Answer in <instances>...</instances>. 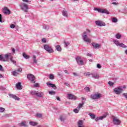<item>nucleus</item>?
<instances>
[{
    "mask_svg": "<svg viewBox=\"0 0 127 127\" xmlns=\"http://www.w3.org/2000/svg\"><path fill=\"white\" fill-rule=\"evenodd\" d=\"M88 33H90V30H88L83 33L82 35L83 40L85 42H87L88 43H91L92 40L88 38Z\"/></svg>",
    "mask_w": 127,
    "mask_h": 127,
    "instance_id": "nucleus-1",
    "label": "nucleus"
},
{
    "mask_svg": "<svg viewBox=\"0 0 127 127\" xmlns=\"http://www.w3.org/2000/svg\"><path fill=\"white\" fill-rule=\"evenodd\" d=\"M19 6L24 12H27L28 11V5L26 4L25 3L21 2L19 4Z\"/></svg>",
    "mask_w": 127,
    "mask_h": 127,
    "instance_id": "nucleus-2",
    "label": "nucleus"
},
{
    "mask_svg": "<svg viewBox=\"0 0 127 127\" xmlns=\"http://www.w3.org/2000/svg\"><path fill=\"white\" fill-rule=\"evenodd\" d=\"M27 79H28V80L31 81V83H32L33 84H34L36 83V81H35L36 78L34 75L31 73H29L27 74Z\"/></svg>",
    "mask_w": 127,
    "mask_h": 127,
    "instance_id": "nucleus-3",
    "label": "nucleus"
},
{
    "mask_svg": "<svg viewBox=\"0 0 127 127\" xmlns=\"http://www.w3.org/2000/svg\"><path fill=\"white\" fill-rule=\"evenodd\" d=\"M44 49L46 51L48 52V53H53V52H54L53 49H52L51 46H50L49 45H44Z\"/></svg>",
    "mask_w": 127,
    "mask_h": 127,
    "instance_id": "nucleus-4",
    "label": "nucleus"
},
{
    "mask_svg": "<svg viewBox=\"0 0 127 127\" xmlns=\"http://www.w3.org/2000/svg\"><path fill=\"white\" fill-rule=\"evenodd\" d=\"M94 10H97L100 13H106V14H109L110 12L108 11V10L106 9H101L99 8H94Z\"/></svg>",
    "mask_w": 127,
    "mask_h": 127,
    "instance_id": "nucleus-5",
    "label": "nucleus"
},
{
    "mask_svg": "<svg viewBox=\"0 0 127 127\" xmlns=\"http://www.w3.org/2000/svg\"><path fill=\"white\" fill-rule=\"evenodd\" d=\"M123 91H124V90L121 87L115 88L114 89V92H115L116 95H120V94H122V93H123Z\"/></svg>",
    "mask_w": 127,
    "mask_h": 127,
    "instance_id": "nucleus-6",
    "label": "nucleus"
},
{
    "mask_svg": "<svg viewBox=\"0 0 127 127\" xmlns=\"http://www.w3.org/2000/svg\"><path fill=\"white\" fill-rule=\"evenodd\" d=\"M109 115V113L108 112L105 113V115L103 116L100 117H97L95 118V122H98V121H102V120H104V119H106L107 118V116Z\"/></svg>",
    "mask_w": 127,
    "mask_h": 127,
    "instance_id": "nucleus-7",
    "label": "nucleus"
},
{
    "mask_svg": "<svg viewBox=\"0 0 127 127\" xmlns=\"http://www.w3.org/2000/svg\"><path fill=\"white\" fill-rule=\"evenodd\" d=\"M75 60L78 65H84V61L82 60L81 57H76Z\"/></svg>",
    "mask_w": 127,
    "mask_h": 127,
    "instance_id": "nucleus-8",
    "label": "nucleus"
},
{
    "mask_svg": "<svg viewBox=\"0 0 127 127\" xmlns=\"http://www.w3.org/2000/svg\"><path fill=\"white\" fill-rule=\"evenodd\" d=\"M102 94L101 93L95 94L91 96V98L92 100H98L101 98Z\"/></svg>",
    "mask_w": 127,
    "mask_h": 127,
    "instance_id": "nucleus-9",
    "label": "nucleus"
},
{
    "mask_svg": "<svg viewBox=\"0 0 127 127\" xmlns=\"http://www.w3.org/2000/svg\"><path fill=\"white\" fill-rule=\"evenodd\" d=\"M2 11H3V13H4V14H6V15H9V14H10V13H11L10 10L8 9L7 7H4L2 9Z\"/></svg>",
    "mask_w": 127,
    "mask_h": 127,
    "instance_id": "nucleus-10",
    "label": "nucleus"
},
{
    "mask_svg": "<svg viewBox=\"0 0 127 127\" xmlns=\"http://www.w3.org/2000/svg\"><path fill=\"white\" fill-rule=\"evenodd\" d=\"M8 96L10 97V98H12V99H14V100H15V101H19V100H20V98L16 96V95H15L9 93Z\"/></svg>",
    "mask_w": 127,
    "mask_h": 127,
    "instance_id": "nucleus-11",
    "label": "nucleus"
},
{
    "mask_svg": "<svg viewBox=\"0 0 127 127\" xmlns=\"http://www.w3.org/2000/svg\"><path fill=\"white\" fill-rule=\"evenodd\" d=\"M95 23L96 25H98V26H106V23H104L102 21L98 20L95 21Z\"/></svg>",
    "mask_w": 127,
    "mask_h": 127,
    "instance_id": "nucleus-12",
    "label": "nucleus"
},
{
    "mask_svg": "<svg viewBox=\"0 0 127 127\" xmlns=\"http://www.w3.org/2000/svg\"><path fill=\"white\" fill-rule=\"evenodd\" d=\"M113 123L114 125L119 126V125H121V121L117 118H113Z\"/></svg>",
    "mask_w": 127,
    "mask_h": 127,
    "instance_id": "nucleus-13",
    "label": "nucleus"
},
{
    "mask_svg": "<svg viewBox=\"0 0 127 127\" xmlns=\"http://www.w3.org/2000/svg\"><path fill=\"white\" fill-rule=\"evenodd\" d=\"M47 85L48 87H51V88H53L54 90H56L57 89V87H56V85L53 83H51L50 82H47Z\"/></svg>",
    "mask_w": 127,
    "mask_h": 127,
    "instance_id": "nucleus-14",
    "label": "nucleus"
},
{
    "mask_svg": "<svg viewBox=\"0 0 127 127\" xmlns=\"http://www.w3.org/2000/svg\"><path fill=\"white\" fill-rule=\"evenodd\" d=\"M68 96V99L69 100H76L77 99V97L76 96L71 94H68L67 95Z\"/></svg>",
    "mask_w": 127,
    "mask_h": 127,
    "instance_id": "nucleus-15",
    "label": "nucleus"
},
{
    "mask_svg": "<svg viewBox=\"0 0 127 127\" xmlns=\"http://www.w3.org/2000/svg\"><path fill=\"white\" fill-rule=\"evenodd\" d=\"M36 96H37V97H39V98H42V97L44 96V93L42 92L37 91Z\"/></svg>",
    "mask_w": 127,
    "mask_h": 127,
    "instance_id": "nucleus-16",
    "label": "nucleus"
},
{
    "mask_svg": "<svg viewBox=\"0 0 127 127\" xmlns=\"http://www.w3.org/2000/svg\"><path fill=\"white\" fill-rule=\"evenodd\" d=\"M92 46L94 47V48H95V49H98L100 48L101 45L95 43H92Z\"/></svg>",
    "mask_w": 127,
    "mask_h": 127,
    "instance_id": "nucleus-17",
    "label": "nucleus"
},
{
    "mask_svg": "<svg viewBox=\"0 0 127 127\" xmlns=\"http://www.w3.org/2000/svg\"><path fill=\"white\" fill-rule=\"evenodd\" d=\"M91 76L94 79H99L100 75L97 73H91Z\"/></svg>",
    "mask_w": 127,
    "mask_h": 127,
    "instance_id": "nucleus-18",
    "label": "nucleus"
},
{
    "mask_svg": "<svg viewBox=\"0 0 127 127\" xmlns=\"http://www.w3.org/2000/svg\"><path fill=\"white\" fill-rule=\"evenodd\" d=\"M16 88L18 89V90H21L22 88H21V83L18 82L16 84Z\"/></svg>",
    "mask_w": 127,
    "mask_h": 127,
    "instance_id": "nucleus-19",
    "label": "nucleus"
},
{
    "mask_svg": "<svg viewBox=\"0 0 127 127\" xmlns=\"http://www.w3.org/2000/svg\"><path fill=\"white\" fill-rule=\"evenodd\" d=\"M19 127H27V125H26V122H22L21 123L19 124Z\"/></svg>",
    "mask_w": 127,
    "mask_h": 127,
    "instance_id": "nucleus-20",
    "label": "nucleus"
},
{
    "mask_svg": "<svg viewBox=\"0 0 127 127\" xmlns=\"http://www.w3.org/2000/svg\"><path fill=\"white\" fill-rule=\"evenodd\" d=\"M29 125L32 127H35V126H37V125H38V123L37 122L31 121L29 122Z\"/></svg>",
    "mask_w": 127,
    "mask_h": 127,
    "instance_id": "nucleus-21",
    "label": "nucleus"
},
{
    "mask_svg": "<svg viewBox=\"0 0 127 127\" xmlns=\"http://www.w3.org/2000/svg\"><path fill=\"white\" fill-rule=\"evenodd\" d=\"M63 15L64 16H65V17H68V13L67 12V11L64 10L63 11Z\"/></svg>",
    "mask_w": 127,
    "mask_h": 127,
    "instance_id": "nucleus-22",
    "label": "nucleus"
},
{
    "mask_svg": "<svg viewBox=\"0 0 127 127\" xmlns=\"http://www.w3.org/2000/svg\"><path fill=\"white\" fill-rule=\"evenodd\" d=\"M84 104L85 103H84V102H82V103L79 104V105L77 106L78 110H80L81 108H83Z\"/></svg>",
    "mask_w": 127,
    "mask_h": 127,
    "instance_id": "nucleus-23",
    "label": "nucleus"
},
{
    "mask_svg": "<svg viewBox=\"0 0 127 127\" xmlns=\"http://www.w3.org/2000/svg\"><path fill=\"white\" fill-rule=\"evenodd\" d=\"M10 60L11 62H12V63H13V64H14V65H16V62L15 61L13 60V57H10Z\"/></svg>",
    "mask_w": 127,
    "mask_h": 127,
    "instance_id": "nucleus-24",
    "label": "nucleus"
},
{
    "mask_svg": "<svg viewBox=\"0 0 127 127\" xmlns=\"http://www.w3.org/2000/svg\"><path fill=\"white\" fill-rule=\"evenodd\" d=\"M10 60L11 62H12V63H13V64H14V65H16V62L15 61L13 60V57H10Z\"/></svg>",
    "mask_w": 127,
    "mask_h": 127,
    "instance_id": "nucleus-25",
    "label": "nucleus"
},
{
    "mask_svg": "<svg viewBox=\"0 0 127 127\" xmlns=\"http://www.w3.org/2000/svg\"><path fill=\"white\" fill-rule=\"evenodd\" d=\"M89 115V116L90 117L91 119H92V120H94V119H96V115H95V114L90 113Z\"/></svg>",
    "mask_w": 127,
    "mask_h": 127,
    "instance_id": "nucleus-26",
    "label": "nucleus"
},
{
    "mask_svg": "<svg viewBox=\"0 0 127 127\" xmlns=\"http://www.w3.org/2000/svg\"><path fill=\"white\" fill-rule=\"evenodd\" d=\"M56 50H57V51H59V52H60L61 50H62V49H61V46H60V45L57 46L56 47Z\"/></svg>",
    "mask_w": 127,
    "mask_h": 127,
    "instance_id": "nucleus-27",
    "label": "nucleus"
},
{
    "mask_svg": "<svg viewBox=\"0 0 127 127\" xmlns=\"http://www.w3.org/2000/svg\"><path fill=\"white\" fill-rule=\"evenodd\" d=\"M11 74H12L13 76H17L18 75V72L17 70H15L11 72Z\"/></svg>",
    "mask_w": 127,
    "mask_h": 127,
    "instance_id": "nucleus-28",
    "label": "nucleus"
},
{
    "mask_svg": "<svg viewBox=\"0 0 127 127\" xmlns=\"http://www.w3.org/2000/svg\"><path fill=\"white\" fill-rule=\"evenodd\" d=\"M33 62L35 64H37V60L36 59V56H33Z\"/></svg>",
    "mask_w": 127,
    "mask_h": 127,
    "instance_id": "nucleus-29",
    "label": "nucleus"
},
{
    "mask_svg": "<svg viewBox=\"0 0 127 127\" xmlns=\"http://www.w3.org/2000/svg\"><path fill=\"white\" fill-rule=\"evenodd\" d=\"M113 42L117 46H120V43H121L119 42V41L116 40H113Z\"/></svg>",
    "mask_w": 127,
    "mask_h": 127,
    "instance_id": "nucleus-30",
    "label": "nucleus"
},
{
    "mask_svg": "<svg viewBox=\"0 0 127 127\" xmlns=\"http://www.w3.org/2000/svg\"><path fill=\"white\" fill-rule=\"evenodd\" d=\"M23 57L25 58V59H28L30 58V57H29V56H27L24 53L23 54Z\"/></svg>",
    "mask_w": 127,
    "mask_h": 127,
    "instance_id": "nucleus-31",
    "label": "nucleus"
},
{
    "mask_svg": "<svg viewBox=\"0 0 127 127\" xmlns=\"http://www.w3.org/2000/svg\"><path fill=\"white\" fill-rule=\"evenodd\" d=\"M37 93V91H32L30 92L31 95H33V96H36Z\"/></svg>",
    "mask_w": 127,
    "mask_h": 127,
    "instance_id": "nucleus-32",
    "label": "nucleus"
},
{
    "mask_svg": "<svg viewBox=\"0 0 127 127\" xmlns=\"http://www.w3.org/2000/svg\"><path fill=\"white\" fill-rule=\"evenodd\" d=\"M0 61H2L3 62H5L7 61L6 60H4V58H3V57L1 55H0Z\"/></svg>",
    "mask_w": 127,
    "mask_h": 127,
    "instance_id": "nucleus-33",
    "label": "nucleus"
},
{
    "mask_svg": "<svg viewBox=\"0 0 127 127\" xmlns=\"http://www.w3.org/2000/svg\"><path fill=\"white\" fill-rule=\"evenodd\" d=\"M84 75L85 76H88L89 77H90V76L92 75V73H90V72H84Z\"/></svg>",
    "mask_w": 127,
    "mask_h": 127,
    "instance_id": "nucleus-34",
    "label": "nucleus"
},
{
    "mask_svg": "<svg viewBox=\"0 0 127 127\" xmlns=\"http://www.w3.org/2000/svg\"><path fill=\"white\" fill-rule=\"evenodd\" d=\"M119 46H120V47H123V48H127V46L123 44V43H120L119 44Z\"/></svg>",
    "mask_w": 127,
    "mask_h": 127,
    "instance_id": "nucleus-35",
    "label": "nucleus"
},
{
    "mask_svg": "<svg viewBox=\"0 0 127 127\" xmlns=\"http://www.w3.org/2000/svg\"><path fill=\"white\" fill-rule=\"evenodd\" d=\"M49 94L50 95H55L56 94V92H55V91H49Z\"/></svg>",
    "mask_w": 127,
    "mask_h": 127,
    "instance_id": "nucleus-36",
    "label": "nucleus"
},
{
    "mask_svg": "<svg viewBox=\"0 0 127 127\" xmlns=\"http://www.w3.org/2000/svg\"><path fill=\"white\" fill-rule=\"evenodd\" d=\"M9 56H10V54H6L4 55L5 59H8L9 58Z\"/></svg>",
    "mask_w": 127,
    "mask_h": 127,
    "instance_id": "nucleus-37",
    "label": "nucleus"
},
{
    "mask_svg": "<svg viewBox=\"0 0 127 127\" xmlns=\"http://www.w3.org/2000/svg\"><path fill=\"white\" fill-rule=\"evenodd\" d=\"M64 44L65 45V47L67 48V47L69 46V45H70V43L68 42L64 41Z\"/></svg>",
    "mask_w": 127,
    "mask_h": 127,
    "instance_id": "nucleus-38",
    "label": "nucleus"
},
{
    "mask_svg": "<svg viewBox=\"0 0 127 127\" xmlns=\"http://www.w3.org/2000/svg\"><path fill=\"white\" fill-rule=\"evenodd\" d=\"M112 22H114L115 23H116V22H118V19L116 17H114L112 19Z\"/></svg>",
    "mask_w": 127,
    "mask_h": 127,
    "instance_id": "nucleus-39",
    "label": "nucleus"
},
{
    "mask_svg": "<svg viewBox=\"0 0 127 127\" xmlns=\"http://www.w3.org/2000/svg\"><path fill=\"white\" fill-rule=\"evenodd\" d=\"M5 111V109L2 107H0V113H3Z\"/></svg>",
    "mask_w": 127,
    "mask_h": 127,
    "instance_id": "nucleus-40",
    "label": "nucleus"
},
{
    "mask_svg": "<svg viewBox=\"0 0 127 127\" xmlns=\"http://www.w3.org/2000/svg\"><path fill=\"white\" fill-rule=\"evenodd\" d=\"M84 90L86 91V92H90V88L88 87H85L84 88Z\"/></svg>",
    "mask_w": 127,
    "mask_h": 127,
    "instance_id": "nucleus-41",
    "label": "nucleus"
},
{
    "mask_svg": "<svg viewBox=\"0 0 127 127\" xmlns=\"http://www.w3.org/2000/svg\"><path fill=\"white\" fill-rule=\"evenodd\" d=\"M79 111H80V110L78 109V108L73 110V112L75 114H78V113H79Z\"/></svg>",
    "mask_w": 127,
    "mask_h": 127,
    "instance_id": "nucleus-42",
    "label": "nucleus"
},
{
    "mask_svg": "<svg viewBox=\"0 0 127 127\" xmlns=\"http://www.w3.org/2000/svg\"><path fill=\"white\" fill-rule=\"evenodd\" d=\"M49 79H50V80H54V75L53 74H50L49 76Z\"/></svg>",
    "mask_w": 127,
    "mask_h": 127,
    "instance_id": "nucleus-43",
    "label": "nucleus"
},
{
    "mask_svg": "<svg viewBox=\"0 0 127 127\" xmlns=\"http://www.w3.org/2000/svg\"><path fill=\"white\" fill-rule=\"evenodd\" d=\"M0 71L1 72H4V69L2 67V65L0 64Z\"/></svg>",
    "mask_w": 127,
    "mask_h": 127,
    "instance_id": "nucleus-44",
    "label": "nucleus"
},
{
    "mask_svg": "<svg viewBox=\"0 0 127 127\" xmlns=\"http://www.w3.org/2000/svg\"><path fill=\"white\" fill-rule=\"evenodd\" d=\"M43 28H44V29H49V26L46 25H44L43 26Z\"/></svg>",
    "mask_w": 127,
    "mask_h": 127,
    "instance_id": "nucleus-45",
    "label": "nucleus"
},
{
    "mask_svg": "<svg viewBox=\"0 0 127 127\" xmlns=\"http://www.w3.org/2000/svg\"><path fill=\"white\" fill-rule=\"evenodd\" d=\"M36 117L37 118H41L42 117V114H40V113H37L36 114Z\"/></svg>",
    "mask_w": 127,
    "mask_h": 127,
    "instance_id": "nucleus-46",
    "label": "nucleus"
},
{
    "mask_svg": "<svg viewBox=\"0 0 127 127\" xmlns=\"http://www.w3.org/2000/svg\"><path fill=\"white\" fill-rule=\"evenodd\" d=\"M122 37V36H121V35L118 34L116 35V38H117V39H120V38H121V37Z\"/></svg>",
    "mask_w": 127,
    "mask_h": 127,
    "instance_id": "nucleus-47",
    "label": "nucleus"
},
{
    "mask_svg": "<svg viewBox=\"0 0 127 127\" xmlns=\"http://www.w3.org/2000/svg\"><path fill=\"white\" fill-rule=\"evenodd\" d=\"M108 84H109V85L110 86H114V82H112V81H109L108 82Z\"/></svg>",
    "mask_w": 127,
    "mask_h": 127,
    "instance_id": "nucleus-48",
    "label": "nucleus"
},
{
    "mask_svg": "<svg viewBox=\"0 0 127 127\" xmlns=\"http://www.w3.org/2000/svg\"><path fill=\"white\" fill-rule=\"evenodd\" d=\"M10 28L13 29L15 27V25L13 24H12L10 25Z\"/></svg>",
    "mask_w": 127,
    "mask_h": 127,
    "instance_id": "nucleus-49",
    "label": "nucleus"
},
{
    "mask_svg": "<svg viewBox=\"0 0 127 127\" xmlns=\"http://www.w3.org/2000/svg\"><path fill=\"white\" fill-rule=\"evenodd\" d=\"M34 87H35V88H37V87H39V84L38 83H35L34 84Z\"/></svg>",
    "mask_w": 127,
    "mask_h": 127,
    "instance_id": "nucleus-50",
    "label": "nucleus"
},
{
    "mask_svg": "<svg viewBox=\"0 0 127 127\" xmlns=\"http://www.w3.org/2000/svg\"><path fill=\"white\" fill-rule=\"evenodd\" d=\"M0 22H2V16L1 14H0Z\"/></svg>",
    "mask_w": 127,
    "mask_h": 127,
    "instance_id": "nucleus-51",
    "label": "nucleus"
},
{
    "mask_svg": "<svg viewBox=\"0 0 127 127\" xmlns=\"http://www.w3.org/2000/svg\"><path fill=\"white\" fill-rule=\"evenodd\" d=\"M64 85H65V86H67V87H68V88L70 87V84L68 82L64 83Z\"/></svg>",
    "mask_w": 127,
    "mask_h": 127,
    "instance_id": "nucleus-52",
    "label": "nucleus"
},
{
    "mask_svg": "<svg viewBox=\"0 0 127 127\" xmlns=\"http://www.w3.org/2000/svg\"><path fill=\"white\" fill-rule=\"evenodd\" d=\"M42 42H43V43H45L46 42V39L45 38L42 39Z\"/></svg>",
    "mask_w": 127,
    "mask_h": 127,
    "instance_id": "nucleus-53",
    "label": "nucleus"
},
{
    "mask_svg": "<svg viewBox=\"0 0 127 127\" xmlns=\"http://www.w3.org/2000/svg\"><path fill=\"white\" fill-rule=\"evenodd\" d=\"M97 68H98L99 69H101V68H102V66H101V64H97Z\"/></svg>",
    "mask_w": 127,
    "mask_h": 127,
    "instance_id": "nucleus-54",
    "label": "nucleus"
},
{
    "mask_svg": "<svg viewBox=\"0 0 127 127\" xmlns=\"http://www.w3.org/2000/svg\"><path fill=\"white\" fill-rule=\"evenodd\" d=\"M17 72H22V69H21V68H19L17 70Z\"/></svg>",
    "mask_w": 127,
    "mask_h": 127,
    "instance_id": "nucleus-55",
    "label": "nucleus"
},
{
    "mask_svg": "<svg viewBox=\"0 0 127 127\" xmlns=\"http://www.w3.org/2000/svg\"><path fill=\"white\" fill-rule=\"evenodd\" d=\"M4 117H5L6 118H8V117H10V114H5L4 115Z\"/></svg>",
    "mask_w": 127,
    "mask_h": 127,
    "instance_id": "nucleus-56",
    "label": "nucleus"
},
{
    "mask_svg": "<svg viewBox=\"0 0 127 127\" xmlns=\"http://www.w3.org/2000/svg\"><path fill=\"white\" fill-rule=\"evenodd\" d=\"M123 95L125 97V98H126V99H127V93H124L123 94Z\"/></svg>",
    "mask_w": 127,
    "mask_h": 127,
    "instance_id": "nucleus-57",
    "label": "nucleus"
},
{
    "mask_svg": "<svg viewBox=\"0 0 127 127\" xmlns=\"http://www.w3.org/2000/svg\"><path fill=\"white\" fill-rule=\"evenodd\" d=\"M12 53H15V49L13 48H12Z\"/></svg>",
    "mask_w": 127,
    "mask_h": 127,
    "instance_id": "nucleus-58",
    "label": "nucleus"
},
{
    "mask_svg": "<svg viewBox=\"0 0 127 127\" xmlns=\"http://www.w3.org/2000/svg\"><path fill=\"white\" fill-rule=\"evenodd\" d=\"M87 56H89V57H92V54H91L90 53H87Z\"/></svg>",
    "mask_w": 127,
    "mask_h": 127,
    "instance_id": "nucleus-59",
    "label": "nucleus"
},
{
    "mask_svg": "<svg viewBox=\"0 0 127 127\" xmlns=\"http://www.w3.org/2000/svg\"><path fill=\"white\" fill-rule=\"evenodd\" d=\"M60 120L62 122H64V118L63 117H60Z\"/></svg>",
    "mask_w": 127,
    "mask_h": 127,
    "instance_id": "nucleus-60",
    "label": "nucleus"
},
{
    "mask_svg": "<svg viewBox=\"0 0 127 127\" xmlns=\"http://www.w3.org/2000/svg\"><path fill=\"white\" fill-rule=\"evenodd\" d=\"M81 100H82V101H86V98H85V97H81Z\"/></svg>",
    "mask_w": 127,
    "mask_h": 127,
    "instance_id": "nucleus-61",
    "label": "nucleus"
},
{
    "mask_svg": "<svg viewBox=\"0 0 127 127\" xmlns=\"http://www.w3.org/2000/svg\"><path fill=\"white\" fill-rule=\"evenodd\" d=\"M73 75H74V76H78V74L76 72H73Z\"/></svg>",
    "mask_w": 127,
    "mask_h": 127,
    "instance_id": "nucleus-62",
    "label": "nucleus"
},
{
    "mask_svg": "<svg viewBox=\"0 0 127 127\" xmlns=\"http://www.w3.org/2000/svg\"><path fill=\"white\" fill-rule=\"evenodd\" d=\"M112 4H115V5H117V4H118V3L116 2H113L112 3Z\"/></svg>",
    "mask_w": 127,
    "mask_h": 127,
    "instance_id": "nucleus-63",
    "label": "nucleus"
},
{
    "mask_svg": "<svg viewBox=\"0 0 127 127\" xmlns=\"http://www.w3.org/2000/svg\"><path fill=\"white\" fill-rule=\"evenodd\" d=\"M64 73H65L66 74H69V72L67 70H64Z\"/></svg>",
    "mask_w": 127,
    "mask_h": 127,
    "instance_id": "nucleus-64",
    "label": "nucleus"
}]
</instances>
